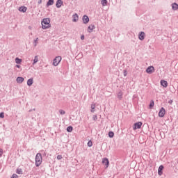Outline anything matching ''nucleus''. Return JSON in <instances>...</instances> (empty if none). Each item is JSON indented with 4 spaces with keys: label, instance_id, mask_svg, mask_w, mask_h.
<instances>
[{
    "label": "nucleus",
    "instance_id": "obj_16",
    "mask_svg": "<svg viewBox=\"0 0 178 178\" xmlns=\"http://www.w3.org/2000/svg\"><path fill=\"white\" fill-rule=\"evenodd\" d=\"M33 83H34V81L33 79V78L31 79H29L28 81H27V85L28 86H33Z\"/></svg>",
    "mask_w": 178,
    "mask_h": 178
},
{
    "label": "nucleus",
    "instance_id": "obj_13",
    "mask_svg": "<svg viewBox=\"0 0 178 178\" xmlns=\"http://www.w3.org/2000/svg\"><path fill=\"white\" fill-rule=\"evenodd\" d=\"M161 85L164 87L165 88H166V87H168V81H165V80H161Z\"/></svg>",
    "mask_w": 178,
    "mask_h": 178
},
{
    "label": "nucleus",
    "instance_id": "obj_36",
    "mask_svg": "<svg viewBox=\"0 0 178 178\" xmlns=\"http://www.w3.org/2000/svg\"><path fill=\"white\" fill-rule=\"evenodd\" d=\"M84 38H85L84 35H82L81 36V40H84Z\"/></svg>",
    "mask_w": 178,
    "mask_h": 178
},
{
    "label": "nucleus",
    "instance_id": "obj_20",
    "mask_svg": "<svg viewBox=\"0 0 178 178\" xmlns=\"http://www.w3.org/2000/svg\"><path fill=\"white\" fill-rule=\"evenodd\" d=\"M114 136H115V134L113 133V131L108 132V137H110V138H113Z\"/></svg>",
    "mask_w": 178,
    "mask_h": 178
},
{
    "label": "nucleus",
    "instance_id": "obj_34",
    "mask_svg": "<svg viewBox=\"0 0 178 178\" xmlns=\"http://www.w3.org/2000/svg\"><path fill=\"white\" fill-rule=\"evenodd\" d=\"M3 154V150H2V149H0V157L2 156Z\"/></svg>",
    "mask_w": 178,
    "mask_h": 178
},
{
    "label": "nucleus",
    "instance_id": "obj_28",
    "mask_svg": "<svg viewBox=\"0 0 178 178\" xmlns=\"http://www.w3.org/2000/svg\"><path fill=\"white\" fill-rule=\"evenodd\" d=\"M149 108H150V109H151L152 108H154V101H152V102H150Z\"/></svg>",
    "mask_w": 178,
    "mask_h": 178
},
{
    "label": "nucleus",
    "instance_id": "obj_27",
    "mask_svg": "<svg viewBox=\"0 0 178 178\" xmlns=\"http://www.w3.org/2000/svg\"><path fill=\"white\" fill-rule=\"evenodd\" d=\"M91 112H95V104L91 105Z\"/></svg>",
    "mask_w": 178,
    "mask_h": 178
},
{
    "label": "nucleus",
    "instance_id": "obj_12",
    "mask_svg": "<svg viewBox=\"0 0 178 178\" xmlns=\"http://www.w3.org/2000/svg\"><path fill=\"white\" fill-rule=\"evenodd\" d=\"M17 83H18L19 84H22V83H23V81H24V78L23 77H20L18 76L16 79Z\"/></svg>",
    "mask_w": 178,
    "mask_h": 178
},
{
    "label": "nucleus",
    "instance_id": "obj_8",
    "mask_svg": "<svg viewBox=\"0 0 178 178\" xmlns=\"http://www.w3.org/2000/svg\"><path fill=\"white\" fill-rule=\"evenodd\" d=\"M92 30H95V26L94 24H91L88 27V33H92Z\"/></svg>",
    "mask_w": 178,
    "mask_h": 178
},
{
    "label": "nucleus",
    "instance_id": "obj_4",
    "mask_svg": "<svg viewBox=\"0 0 178 178\" xmlns=\"http://www.w3.org/2000/svg\"><path fill=\"white\" fill-rule=\"evenodd\" d=\"M102 163L105 165L106 169H108V168H109V160L108 159V158L102 159Z\"/></svg>",
    "mask_w": 178,
    "mask_h": 178
},
{
    "label": "nucleus",
    "instance_id": "obj_1",
    "mask_svg": "<svg viewBox=\"0 0 178 178\" xmlns=\"http://www.w3.org/2000/svg\"><path fill=\"white\" fill-rule=\"evenodd\" d=\"M41 24H42V29H43V30H47V29H50L51 19H49V18L43 19L41 22Z\"/></svg>",
    "mask_w": 178,
    "mask_h": 178
},
{
    "label": "nucleus",
    "instance_id": "obj_15",
    "mask_svg": "<svg viewBox=\"0 0 178 178\" xmlns=\"http://www.w3.org/2000/svg\"><path fill=\"white\" fill-rule=\"evenodd\" d=\"M19 12H22L23 13H26L27 11V7L22 6L19 8Z\"/></svg>",
    "mask_w": 178,
    "mask_h": 178
},
{
    "label": "nucleus",
    "instance_id": "obj_23",
    "mask_svg": "<svg viewBox=\"0 0 178 178\" xmlns=\"http://www.w3.org/2000/svg\"><path fill=\"white\" fill-rule=\"evenodd\" d=\"M16 173H17V175H22L23 173L22 168L17 169Z\"/></svg>",
    "mask_w": 178,
    "mask_h": 178
},
{
    "label": "nucleus",
    "instance_id": "obj_38",
    "mask_svg": "<svg viewBox=\"0 0 178 178\" xmlns=\"http://www.w3.org/2000/svg\"><path fill=\"white\" fill-rule=\"evenodd\" d=\"M37 41H38V38H37V39L35 40V42H37Z\"/></svg>",
    "mask_w": 178,
    "mask_h": 178
},
{
    "label": "nucleus",
    "instance_id": "obj_29",
    "mask_svg": "<svg viewBox=\"0 0 178 178\" xmlns=\"http://www.w3.org/2000/svg\"><path fill=\"white\" fill-rule=\"evenodd\" d=\"M88 146L92 147V141L89 140L88 143Z\"/></svg>",
    "mask_w": 178,
    "mask_h": 178
},
{
    "label": "nucleus",
    "instance_id": "obj_24",
    "mask_svg": "<svg viewBox=\"0 0 178 178\" xmlns=\"http://www.w3.org/2000/svg\"><path fill=\"white\" fill-rule=\"evenodd\" d=\"M54 3V0H49L47 5V6H51Z\"/></svg>",
    "mask_w": 178,
    "mask_h": 178
},
{
    "label": "nucleus",
    "instance_id": "obj_26",
    "mask_svg": "<svg viewBox=\"0 0 178 178\" xmlns=\"http://www.w3.org/2000/svg\"><path fill=\"white\" fill-rule=\"evenodd\" d=\"M122 97H123V92H118V98H119V99H121Z\"/></svg>",
    "mask_w": 178,
    "mask_h": 178
},
{
    "label": "nucleus",
    "instance_id": "obj_22",
    "mask_svg": "<svg viewBox=\"0 0 178 178\" xmlns=\"http://www.w3.org/2000/svg\"><path fill=\"white\" fill-rule=\"evenodd\" d=\"M67 131H68V133H72V131H73V127H68L67 128Z\"/></svg>",
    "mask_w": 178,
    "mask_h": 178
},
{
    "label": "nucleus",
    "instance_id": "obj_6",
    "mask_svg": "<svg viewBox=\"0 0 178 178\" xmlns=\"http://www.w3.org/2000/svg\"><path fill=\"white\" fill-rule=\"evenodd\" d=\"M165 113H166V111L165 110V108L162 107L159 112V118H163Z\"/></svg>",
    "mask_w": 178,
    "mask_h": 178
},
{
    "label": "nucleus",
    "instance_id": "obj_21",
    "mask_svg": "<svg viewBox=\"0 0 178 178\" xmlns=\"http://www.w3.org/2000/svg\"><path fill=\"white\" fill-rule=\"evenodd\" d=\"M107 2L108 1L106 0H102L101 1V3H102V6H106Z\"/></svg>",
    "mask_w": 178,
    "mask_h": 178
},
{
    "label": "nucleus",
    "instance_id": "obj_30",
    "mask_svg": "<svg viewBox=\"0 0 178 178\" xmlns=\"http://www.w3.org/2000/svg\"><path fill=\"white\" fill-rule=\"evenodd\" d=\"M11 178H19V176H17V175H16V174H13L12 175Z\"/></svg>",
    "mask_w": 178,
    "mask_h": 178
},
{
    "label": "nucleus",
    "instance_id": "obj_2",
    "mask_svg": "<svg viewBox=\"0 0 178 178\" xmlns=\"http://www.w3.org/2000/svg\"><path fill=\"white\" fill-rule=\"evenodd\" d=\"M42 163V156L38 153L35 156V166L38 167Z\"/></svg>",
    "mask_w": 178,
    "mask_h": 178
},
{
    "label": "nucleus",
    "instance_id": "obj_31",
    "mask_svg": "<svg viewBox=\"0 0 178 178\" xmlns=\"http://www.w3.org/2000/svg\"><path fill=\"white\" fill-rule=\"evenodd\" d=\"M59 112H60V115H65V111H63V110H60Z\"/></svg>",
    "mask_w": 178,
    "mask_h": 178
},
{
    "label": "nucleus",
    "instance_id": "obj_33",
    "mask_svg": "<svg viewBox=\"0 0 178 178\" xmlns=\"http://www.w3.org/2000/svg\"><path fill=\"white\" fill-rule=\"evenodd\" d=\"M57 159H58V161H60V159H62V155H58Z\"/></svg>",
    "mask_w": 178,
    "mask_h": 178
},
{
    "label": "nucleus",
    "instance_id": "obj_11",
    "mask_svg": "<svg viewBox=\"0 0 178 178\" xmlns=\"http://www.w3.org/2000/svg\"><path fill=\"white\" fill-rule=\"evenodd\" d=\"M138 38H139V40L143 41V40H144V38H145V33L140 32V34H139Z\"/></svg>",
    "mask_w": 178,
    "mask_h": 178
},
{
    "label": "nucleus",
    "instance_id": "obj_19",
    "mask_svg": "<svg viewBox=\"0 0 178 178\" xmlns=\"http://www.w3.org/2000/svg\"><path fill=\"white\" fill-rule=\"evenodd\" d=\"M15 63L17 64V65H20V63H22V59L19 58H15Z\"/></svg>",
    "mask_w": 178,
    "mask_h": 178
},
{
    "label": "nucleus",
    "instance_id": "obj_39",
    "mask_svg": "<svg viewBox=\"0 0 178 178\" xmlns=\"http://www.w3.org/2000/svg\"><path fill=\"white\" fill-rule=\"evenodd\" d=\"M124 76H127V73H126V71H124Z\"/></svg>",
    "mask_w": 178,
    "mask_h": 178
},
{
    "label": "nucleus",
    "instance_id": "obj_18",
    "mask_svg": "<svg viewBox=\"0 0 178 178\" xmlns=\"http://www.w3.org/2000/svg\"><path fill=\"white\" fill-rule=\"evenodd\" d=\"M73 19H72V22H77V20H79V15H77V14H74L72 16Z\"/></svg>",
    "mask_w": 178,
    "mask_h": 178
},
{
    "label": "nucleus",
    "instance_id": "obj_10",
    "mask_svg": "<svg viewBox=\"0 0 178 178\" xmlns=\"http://www.w3.org/2000/svg\"><path fill=\"white\" fill-rule=\"evenodd\" d=\"M63 5V1L62 0H57L56 6V8H60Z\"/></svg>",
    "mask_w": 178,
    "mask_h": 178
},
{
    "label": "nucleus",
    "instance_id": "obj_5",
    "mask_svg": "<svg viewBox=\"0 0 178 178\" xmlns=\"http://www.w3.org/2000/svg\"><path fill=\"white\" fill-rule=\"evenodd\" d=\"M154 72H155L154 66H149L146 70V72L148 73V74H152Z\"/></svg>",
    "mask_w": 178,
    "mask_h": 178
},
{
    "label": "nucleus",
    "instance_id": "obj_32",
    "mask_svg": "<svg viewBox=\"0 0 178 178\" xmlns=\"http://www.w3.org/2000/svg\"><path fill=\"white\" fill-rule=\"evenodd\" d=\"M0 118H1V119H3L5 118L3 113H0Z\"/></svg>",
    "mask_w": 178,
    "mask_h": 178
},
{
    "label": "nucleus",
    "instance_id": "obj_35",
    "mask_svg": "<svg viewBox=\"0 0 178 178\" xmlns=\"http://www.w3.org/2000/svg\"><path fill=\"white\" fill-rule=\"evenodd\" d=\"M92 119H93V120H97V119H98V117H97V115H94L92 117Z\"/></svg>",
    "mask_w": 178,
    "mask_h": 178
},
{
    "label": "nucleus",
    "instance_id": "obj_17",
    "mask_svg": "<svg viewBox=\"0 0 178 178\" xmlns=\"http://www.w3.org/2000/svg\"><path fill=\"white\" fill-rule=\"evenodd\" d=\"M172 8L173 9V10H177L178 9V4L176 3H174L172 4Z\"/></svg>",
    "mask_w": 178,
    "mask_h": 178
},
{
    "label": "nucleus",
    "instance_id": "obj_25",
    "mask_svg": "<svg viewBox=\"0 0 178 178\" xmlns=\"http://www.w3.org/2000/svg\"><path fill=\"white\" fill-rule=\"evenodd\" d=\"M37 62H38V56H35L33 65H35V63H37Z\"/></svg>",
    "mask_w": 178,
    "mask_h": 178
},
{
    "label": "nucleus",
    "instance_id": "obj_9",
    "mask_svg": "<svg viewBox=\"0 0 178 178\" xmlns=\"http://www.w3.org/2000/svg\"><path fill=\"white\" fill-rule=\"evenodd\" d=\"M83 22L85 24H87V23H88V22H90V18H88V16L84 15L83 17Z\"/></svg>",
    "mask_w": 178,
    "mask_h": 178
},
{
    "label": "nucleus",
    "instance_id": "obj_14",
    "mask_svg": "<svg viewBox=\"0 0 178 178\" xmlns=\"http://www.w3.org/2000/svg\"><path fill=\"white\" fill-rule=\"evenodd\" d=\"M163 170V165H160L158 170V173L159 176H162Z\"/></svg>",
    "mask_w": 178,
    "mask_h": 178
},
{
    "label": "nucleus",
    "instance_id": "obj_37",
    "mask_svg": "<svg viewBox=\"0 0 178 178\" xmlns=\"http://www.w3.org/2000/svg\"><path fill=\"white\" fill-rule=\"evenodd\" d=\"M16 67H18V69H20V65H16Z\"/></svg>",
    "mask_w": 178,
    "mask_h": 178
},
{
    "label": "nucleus",
    "instance_id": "obj_3",
    "mask_svg": "<svg viewBox=\"0 0 178 178\" xmlns=\"http://www.w3.org/2000/svg\"><path fill=\"white\" fill-rule=\"evenodd\" d=\"M62 60V57L60 56H56L54 60H53V65L54 66H58L59 63H60V61Z\"/></svg>",
    "mask_w": 178,
    "mask_h": 178
},
{
    "label": "nucleus",
    "instance_id": "obj_7",
    "mask_svg": "<svg viewBox=\"0 0 178 178\" xmlns=\"http://www.w3.org/2000/svg\"><path fill=\"white\" fill-rule=\"evenodd\" d=\"M141 126H143V122H138L134 125V130H137V129H141Z\"/></svg>",
    "mask_w": 178,
    "mask_h": 178
}]
</instances>
